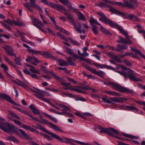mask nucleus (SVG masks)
I'll return each mask as SVG.
<instances>
[{
	"label": "nucleus",
	"mask_w": 145,
	"mask_h": 145,
	"mask_svg": "<svg viewBox=\"0 0 145 145\" xmlns=\"http://www.w3.org/2000/svg\"><path fill=\"white\" fill-rule=\"evenodd\" d=\"M105 92L107 94L112 96H120L121 95V94L117 93L116 92L113 91H105Z\"/></svg>",
	"instance_id": "27"
},
{
	"label": "nucleus",
	"mask_w": 145,
	"mask_h": 145,
	"mask_svg": "<svg viewBox=\"0 0 145 145\" xmlns=\"http://www.w3.org/2000/svg\"><path fill=\"white\" fill-rule=\"evenodd\" d=\"M78 88L84 90H88L90 89V87L88 86H78Z\"/></svg>",
	"instance_id": "56"
},
{
	"label": "nucleus",
	"mask_w": 145,
	"mask_h": 145,
	"mask_svg": "<svg viewBox=\"0 0 145 145\" xmlns=\"http://www.w3.org/2000/svg\"><path fill=\"white\" fill-rule=\"evenodd\" d=\"M23 5L31 12H33V10L31 8L32 7V6L31 5L30 3H24Z\"/></svg>",
	"instance_id": "31"
},
{
	"label": "nucleus",
	"mask_w": 145,
	"mask_h": 145,
	"mask_svg": "<svg viewBox=\"0 0 145 145\" xmlns=\"http://www.w3.org/2000/svg\"><path fill=\"white\" fill-rule=\"evenodd\" d=\"M0 128L5 132L9 134L11 132L15 133L16 134L19 135V131L22 135L24 139L26 140L30 139L31 138L23 130L18 129V127L14 125L8 123L0 122Z\"/></svg>",
	"instance_id": "2"
},
{
	"label": "nucleus",
	"mask_w": 145,
	"mask_h": 145,
	"mask_svg": "<svg viewBox=\"0 0 145 145\" xmlns=\"http://www.w3.org/2000/svg\"><path fill=\"white\" fill-rule=\"evenodd\" d=\"M64 47L67 50V53L70 54V55L73 56L76 59H78L79 56L77 55L74 54L72 50L71 49L69 48L66 46H64Z\"/></svg>",
	"instance_id": "16"
},
{
	"label": "nucleus",
	"mask_w": 145,
	"mask_h": 145,
	"mask_svg": "<svg viewBox=\"0 0 145 145\" xmlns=\"http://www.w3.org/2000/svg\"><path fill=\"white\" fill-rule=\"evenodd\" d=\"M1 24L5 28L7 29L9 31L11 30V28L8 25L6 24L3 22H1Z\"/></svg>",
	"instance_id": "48"
},
{
	"label": "nucleus",
	"mask_w": 145,
	"mask_h": 145,
	"mask_svg": "<svg viewBox=\"0 0 145 145\" xmlns=\"http://www.w3.org/2000/svg\"><path fill=\"white\" fill-rule=\"evenodd\" d=\"M52 137L60 142L65 143H69L71 145H74V142L75 140L74 139L69 138L65 137H63V138H62L55 133H54Z\"/></svg>",
	"instance_id": "8"
},
{
	"label": "nucleus",
	"mask_w": 145,
	"mask_h": 145,
	"mask_svg": "<svg viewBox=\"0 0 145 145\" xmlns=\"http://www.w3.org/2000/svg\"><path fill=\"white\" fill-rule=\"evenodd\" d=\"M126 109L128 110H135L137 112L139 111L137 107L133 106H127L125 107Z\"/></svg>",
	"instance_id": "30"
},
{
	"label": "nucleus",
	"mask_w": 145,
	"mask_h": 145,
	"mask_svg": "<svg viewBox=\"0 0 145 145\" xmlns=\"http://www.w3.org/2000/svg\"><path fill=\"white\" fill-rule=\"evenodd\" d=\"M57 61L59 63L58 65L61 66H66L68 64L65 61L61 59H58Z\"/></svg>",
	"instance_id": "25"
},
{
	"label": "nucleus",
	"mask_w": 145,
	"mask_h": 145,
	"mask_svg": "<svg viewBox=\"0 0 145 145\" xmlns=\"http://www.w3.org/2000/svg\"><path fill=\"white\" fill-rule=\"evenodd\" d=\"M40 118L44 123L49 125L52 129L60 132H63V130L60 127L54 124L51 122H49L47 120L43 119L42 116H40Z\"/></svg>",
	"instance_id": "7"
},
{
	"label": "nucleus",
	"mask_w": 145,
	"mask_h": 145,
	"mask_svg": "<svg viewBox=\"0 0 145 145\" xmlns=\"http://www.w3.org/2000/svg\"><path fill=\"white\" fill-rule=\"evenodd\" d=\"M68 39L74 45H76L79 46L80 45V44L77 41L71 38H69Z\"/></svg>",
	"instance_id": "42"
},
{
	"label": "nucleus",
	"mask_w": 145,
	"mask_h": 145,
	"mask_svg": "<svg viewBox=\"0 0 145 145\" xmlns=\"http://www.w3.org/2000/svg\"><path fill=\"white\" fill-rule=\"evenodd\" d=\"M66 59L69 65H75L74 62L72 61V57H69L68 58H66Z\"/></svg>",
	"instance_id": "43"
},
{
	"label": "nucleus",
	"mask_w": 145,
	"mask_h": 145,
	"mask_svg": "<svg viewBox=\"0 0 145 145\" xmlns=\"http://www.w3.org/2000/svg\"><path fill=\"white\" fill-rule=\"evenodd\" d=\"M4 58L5 61L7 63L14 67H15V65L13 64L12 62L8 58L6 57V56H4Z\"/></svg>",
	"instance_id": "45"
},
{
	"label": "nucleus",
	"mask_w": 145,
	"mask_h": 145,
	"mask_svg": "<svg viewBox=\"0 0 145 145\" xmlns=\"http://www.w3.org/2000/svg\"><path fill=\"white\" fill-rule=\"evenodd\" d=\"M13 108H14L17 110H18L20 111V112H21L22 113L24 114H25L26 113V111L22 110H21V109H20V108H19L18 107H17L16 106H13Z\"/></svg>",
	"instance_id": "50"
},
{
	"label": "nucleus",
	"mask_w": 145,
	"mask_h": 145,
	"mask_svg": "<svg viewBox=\"0 0 145 145\" xmlns=\"http://www.w3.org/2000/svg\"><path fill=\"white\" fill-rule=\"evenodd\" d=\"M25 61H26L29 62L35 66L37 65L36 63H39V61L37 59L34 57L29 56L26 58Z\"/></svg>",
	"instance_id": "12"
},
{
	"label": "nucleus",
	"mask_w": 145,
	"mask_h": 145,
	"mask_svg": "<svg viewBox=\"0 0 145 145\" xmlns=\"http://www.w3.org/2000/svg\"><path fill=\"white\" fill-rule=\"evenodd\" d=\"M97 14L101 17L99 18V20L105 24L109 25L110 26L116 28L120 31L127 38V39H125L123 38V44H131L132 42L129 38V35L128 33L123 29L117 23L114 22L112 21L106 17L105 14L102 12H98Z\"/></svg>",
	"instance_id": "1"
},
{
	"label": "nucleus",
	"mask_w": 145,
	"mask_h": 145,
	"mask_svg": "<svg viewBox=\"0 0 145 145\" xmlns=\"http://www.w3.org/2000/svg\"><path fill=\"white\" fill-rule=\"evenodd\" d=\"M15 57V58L14 59V61L16 63L19 65H22V64L20 63L21 59L20 58L16 57V56Z\"/></svg>",
	"instance_id": "44"
},
{
	"label": "nucleus",
	"mask_w": 145,
	"mask_h": 145,
	"mask_svg": "<svg viewBox=\"0 0 145 145\" xmlns=\"http://www.w3.org/2000/svg\"><path fill=\"white\" fill-rule=\"evenodd\" d=\"M4 21L10 25H14V20H11L10 19H8L7 20H4Z\"/></svg>",
	"instance_id": "41"
},
{
	"label": "nucleus",
	"mask_w": 145,
	"mask_h": 145,
	"mask_svg": "<svg viewBox=\"0 0 145 145\" xmlns=\"http://www.w3.org/2000/svg\"><path fill=\"white\" fill-rule=\"evenodd\" d=\"M107 7H108L109 8V11L113 13L116 14H117L118 10L115 8H114L112 6L109 5H107Z\"/></svg>",
	"instance_id": "33"
},
{
	"label": "nucleus",
	"mask_w": 145,
	"mask_h": 145,
	"mask_svg": "<svg viewBox=\"0 0 145 145\" xmlns=\"http://www.w3.org/2000/svg\"><path fill=\"white\" fill-rule=\"evenodd\" d=\"M105 75V72L102 71H101L100 72H98L97 75L101 78H103L104 75Z\"/></svg>",
	"instance_id": "52"
},
{
	"label": "nucleus",
	"mask_w": 145,
	"mask_h": 145,
	"mask_svg": "<svg viewBox=\"0 0 145 145\" xmlns=\"http://www.w3.org/2000/svg\"><path fill=\"white\" fill-rule=\"evenodd\" d=\"M58 105L61 108V111L65 115L68 113L67 112V111H71L70 108L66 106L61 104H59Z\"/></svg>",
	"instance_id": "14"
},
{
	"label": "nucleus",
	"mask_w": 145,
	"mask_h": 145,
	"mask_svg": "<svg viewBox=\"0 0 145 145\" xmlns=\"http://www.w3.org/2000/svg\"><path fill=\"white\" fill-rule=\"evenodd\" d=\"M62 3L66 5H69V6L71 4L68 0H59Z\"/></svg>",
	"instance_id": "51"
},
{
	"label": "nucleus",
	"mask_w": 145,
	"mask_h": 145,
	"mask_svg": "<svg viewBox=\"0 0 145 145\" xmlns=\"http://www.w3.org/2000/svg\"><path fill=\"white\" fill-rule=\"evenodd\" d=\"M93 64L95 66L98 68L102 69L106 68L113 71H115L116 69L114 68L113 67H112L109 66L106 64H101L99 63L95 62L93 63Z\"/></svg>",
	"instance_id": "10"
},
{
	"label": "nucleus",
	"mask_w": 145,
	"mask_h": 145,
	"mask_svg": "<svg viewBox=\"0 0 145 145\" xmlns=\"http://www.w3.org/2000/svg\"><path fill=\"white\" fill-rule=\"evenodd\" d=\"M117 47L119 49L123 50H126L128 48V47L126 45H122L121 44H117Z\"/></svg>",
	"instance_id": "38"
},
{
	"label": "nucleus",
	"mask_w": 145,
	"mask_h": 145,
	"mask_svg": "<svg viewBox=\"0 0 145 145\" xmlns=\"http://www.w3.org/2000/svg\"><path fill=\"white\" fill-rule=\"evenodd\" d=\"M135 102L138 104L140 105H143L144 106V107H142V108L145 111V102H142L141 101H136Z\"/></svg>",
	"instance_id": "58"
},
{
	"label": "nucleus",
	"mask_w": 145,
	"mask_h": 145,
	"mask_svg": "<svg viewBox=\"0 0 145 145\" xmlns=\"http://www.w3.org/2000/svg\"><path fill=\"white\" fill-rule=\"evenodd\" d=\"M74 114L75 115L79 116L83 119L85 118V117L84 116L83 113H81L79 112H76L74 113Z\"/></svg>",
	"instance_id": "53"
},
{
	"label": "nucleus",
	"mask_w": 145,
	"mask_h": 145,
	"mask_svg": "<svg viewBox=\"0 0 145 145\" xmlns=\"http://www.w3.org/2000/svg\"><path fill=\"white\" fill-rule=\"evenodd\" d=\"M18 85L21 86L23 87H25V86L26 85L25 84L21 81L19 79H18Z\"/></svg>",
	"instance_id": "62"
},
{
	"label": "nucleus",
	"mask_w": 145,
	"mask_h": 145,
	"mask_svg": "<svg viewBox=\"0 0 145 145\" xmlns=\"http://www.w3.org/2000/svg\"><path fill=\"white\" fill-rule=\"evenodd\" d=\"M88 46H86L84 47L82 49L83 51V53H81L79 50H78V54L80 56L82 57H86L88 56L89 55V54L87 53L86 52L88 50Z\"/></svg>",
	"instance_id": "15"
},
{
	"label": "nucleus",
	"mask_w": 145,
	"mask_h": 145,
	"mask_svg": "<svg viewBox=\"0 0 145 145\" xmlns=\"http://www.w3.org/2000/svg\"><path fill=\"white\" fill-rule=\"evenodd\" d=\"M102 100L107 103L109 104H112V101L110 99V98L109 99H108L106 98H102Z\"/></svg>",
	"instance_id": "49"
},
{
	"label": "nucleus",
	"mask_w": 145,
	"mask_h": 145,
	"mask_svg": "<svg viewBox=\"0 0 145 145\" xmlns=\"http://www.w3.org/2000/svg\"><path fill=\"white\" fill-rule=\"evenodd\" d=\"M29 70L34 73L40 74V72L39 70L35 69V67H31V68L29 69Z\"/></svg>",
	"instance_id": "39"
},
{
	"label": "nucleus",
	"mask_w": 145,
	"mask_h": 145,
	"mask_svg": "<svg viewBox=\"0 0 145 145\" xmlns=\"http://www.w3.org/2000/svg\"><path fill=\"white\" fill-rule=\"evenodd\" d=\"M92 30L93 33L95 35H97L99 34V31L97 27L95 25H93L92 27Z\"/></svg>",
	"instance_id": "35"
},
{
	"label": "nucleus",
	"mask_w": 145,
	"mask_h": 145,
	"mask_svg": "<svg viewBox=\"0 0 145 145\" xmlns=\"http://www.w3.org/2000/svg\"><path fill=\"white\" fill-rule=\"evenodd\" d=\"M30 3L32 5V6L35 9L38 10L41 12H43V10L38 5H37L35 3V0H30Z\"/></svg>",
	"instance_id": "17"
},
{
	"label": "nucleus",
	"mask_w": 145,
	"mask_h": 145,
	"mask_svg": "<svg viewBox=\"0 0 145 145\" xmlns=\"http://www.w3.org/2000/svg\"><path fill=\"white\" fill-rule=\"evenodd\" d=\"M38 129H39L43 131L44 132L50 135L52 137L54 133L53 132H50L48 131V130L46 129L45 127H44L43 126H42L41 125H39V127Z\"/></svg>",
	"instance_id": "23"
},
{
	"label": "nucleus",
	"mask_w": 145,
	"mask_h": 145,
	"mask_svg": "<svg viewBox=\"0 0 145 145\" xmlns=\"http://www.w3.org/2000/svg\"><path fill=\"white\" fill-rule=\"evenodd\" d=\"M64 14L66 16L72 25L74 26V28L76 30L77 32L81 33H85V30L83 29H81L82 25L80 23H78L77 25H76L75 22L74 21V17L70 13H69L67 10H66L65 12H64Z\"/></svg>",
	"instance_id": "5"
},
{
	"label": "nucleus",
	"mask_w": 145,
	"mask_h": 145,
	"mask_svg": "<svg viewBox=\"0 0 145 145\" xmlns=\"http://www.w3.org/2000/svg\"><path fill=\"white\" fill-rule=\"evenodd\" d=\"M103 83L105 85L109 86L121 93L126 92L131 93L132 92L131 90L127 88L124 87L120 84L116 83L110 81L104 82Z\"/></svg>",
	"instance_id": "6"
},
{
	"label": "nucleus",
	"mask_w": 145,
	"mask_h": 145,
	"mask_svg": "<svg viewBox=\"0 0 145 145\" xmlns=\"http://www.w3.org/2000/svg\"><path fill=\"white\" fill-rule=\"evenodd\" d=\"M61 85L65 87H70L71 86V83H67L65 81H62L61 82Z\"/></svg>",
	"instance_id": "47"
},
{
	"label": "nucleus",
	"mask_w": 145,
	"mask_h": 145,
	"mask_svg": "<svg viewBox=\"0 0 145 145\" xmlns=\"http://www.w3.org/2000/svg\"><path fill=\"white\" fill-rule=\"evenodd\" d=\"M93 24H97L99 25H101V24L97 22L96 19L93 18L91 16V25L93 26Z\"/></svg>",
	"instance_id": "40"
},
{
	"label": "nucleus",
	"mask_w": 145,
	"mask_h": 145,
	"mask_svg": "<svg viewBox=\"0 0 145 145\" xmlns=\"http://www.w3.org/2000/svg\"><path fill=\"white\" fill-rule=\"evenodd\" d=\"M77 16L79 20H81L83 21L86 20V18L80 12H78Z\"/></svg>",
	"instance_id": "28"
},
{
	"label": "nucleus",
	"mask_w": 145,
	"mask_h": 145,
	"mask_svg": "<svg viewBox=\"0 0 145 145\" xmlns=\"http://www.w3.org/2000/svg\"><path fill=\"white\" fill-rule=\"evenodd\" d=\"M100 25V29L101 31L103 33L107 35H112V34L111 32L108 31L107 29L103 27L101 24V25Z\"/></svg>",
	"instance_id": "19"
},
{
	"label": "nucleus",
	"mask_w": 145,
	"mask_h": 145,
	"mask_svg": "<svg viewBox=\"0 0 145 145\" xmlns=\"http://www.w3.org/2000/svg\"><path fill=\"white\" fill-rule=\"evenodd\" d=\"M3 48L9 56H16V54H14L13 52H12L10 51V50H8L6 48Z\"/></svg>",
	"instance_id": "36"
},
{
	"label": "nucleus",
	"mask_w": 145,
	"mask_h": 145,
	"mask_svg": "<svg viewBox=\"0 0 145 145\" xmlns=\"http://www.w3.org/2000/svg\"><path fill=\"white\" fill-rule=\"evenodd\" d=\"M124 62L128 66H130L132 65V63L127 60H124Z\"/></svg>",
	"instance_id": "64"
},
{
	"label": "nucleus",
	"mask_w": 145,
	"mask_h": 145,
	"mask_svg": "<svg viewBox=\"0 0 145 145\" xmlns=\"http://www.w3.org/2000/svg\"><path fill=\"white\" fill-rule=\"evenodd\" d=\"M1 67L3 69L5 73L8 76L11 77V75L8 72V67L5 64L3 63H2L1 64Z\"/></svg>",
	"instance_id": "22"
},
{
	"label": "nucleus",
	"mask_w": 145,
	"mask_h": 145,
	"mask_svg": "<svg viewBox=\"0 0 145 145\" xmlns=\"http://www.w3.org/2000/svg\"><path fill=\"white\" fill-rule=\"evenodd\" d=\"M14 25L20 27H24L26 25L25 22L21 21L19 18L17 19L16 21H14Z\"/></svg>",
	"instance_id": "21"
},
{
	"label": "nucleus",
	"mask_w": 145,
	"mask_h": 145,
	"mask_svg": "<svg viewBox=\"0 0 145 145\" xmlns=\"http://www.w3.org/2000/svg\"><path fill=\"white\" fill-rule=\"evenodd\" d=\"M129 1L130 3L127 1L125 2L127 7L130 9H135L138 6V2L137 0H129Z\"/></svg>",
	"instance_id": "9"
},
{
	"label": "nucleus",
	"mask_w": 145,
	"mask_h": 145,
	"mask_svg": "<svg viewBox=\"0 0 145 145\" xmlns=\"http://www.w3.org/2000/svg\"><path fill=\"white\" fill-rule=\"evenodd\" d=\"M115 4L117 5L121 6L123 7H127L126 4L124 3H123L121 2H115L113 3V5Z\"/></svg>",
	"instance_id": "37"
},
{
	"label": "nucleus",
	"mask_w": 145,
	"mask_h": 145,
	"mask_svg": "<svg viewBox=\"0 0 145 145\" xmlns=\"http://www.w3.org/2000/svg\"><path fill=\"white\" fill-rule=\"evenodd\" d=\"M5 100L13 105L17 106H20V105L14 102L13 100H12L11 97L8 95H7Z\"/></svg>",
	"instance_id": "26"
},
{
	"label": "nucleus",
	"mask_w": 145,
	"mask_h": 145,
	"mask_svg": "<svg viewBox=\"0 0 145 145\" xmlns=\"http://www.w3.org/2000/svg\"><path fill=\"white\" fill-rule=\"evenodd\" d=\"M110 99L112 101V104L114 102L120 103L126 101L127 99L124 97H110Z\"/></svg>",
	"instance_id": "11"
},
{
	"label": "nucleus",
	"mask_w": 145,
	"mask_h": 145,
	"mask_svg": "<svg viewBox=\"0 0 145 145\" xmlns=\"http://www.w3.org/2000/svg\"><path fill=\"white\" fill-rule=\"evenodd\" d=\"M7 95L5 94L2 93H0V98L5 100Z\"/></svg>",
	"instance_id": "59"
},
{
	"label": "nucleus",
	"mask_w": 145,
	"mask_h": 145,
	"mask_svg": "<svg viewBox=\"0 0 145 145\" xmlns=\"http://www.w3.org/2000/svg\"><path fill=\"white\" fill-rule=\"evenodd\" d=\"M41 55L45 57L48 58H52V59H54L55 58V57L51 53L48 52H42Z\"/></svg>",
	"instance_id": "20"
},
{
	"label": "nucleus",
	"mask_w": 145,
	"mask_h": 145,
	"mask_svg": "<svg viewBox=\"0 0 145 145\" xmlns=\"http://www.w3.org/2000/svg\"><path fill=\"white\" fill-rule=\"evenodd\" d=\"M80 61H86L88 63H90V61H89L88 59H86L84 58H83V57H79L78 59Z\"/></svg>",
	"instance_id": "61"
},
{
	"label": "nucleus",
	"mask_w": 145,
	"mask_h": 145,
	"mask_svg": "<svg viewBox=\"0 0 145 145\" xmlns=\"http://www.w3.org/2000/svg\"><path fill=\"white\" fill-rule=\"evenodd\" d=\"M74 142H76L78 144H80V145H88V144H87L84 142L76 140H75L74 141Z\"/></svg>",
	"instance_id": "63"
},
{
	"label": "nucleus",
	"mask_w": 145,
	"mask_h": 145,
	"mask_svg": "<svg viewBox=\"0 0 145 145\" xmlns=\"http://www.w3.org/2000/svg\"><path fill=\"white\" fill-rule=\"evenodd\" d=\"M34 25L36 27H37L39 29H40L43 33H44L45 34L46 33H47L46 31L43 28H42L41 27H40L37 24H34Z\"/></svg>",
	"instance_id": "55"
},
{
	"label": "nucleus",
	"mask_w": 145,
	"mask_h": 145,
	"mask_svg": "<svg viewBox=\"0 0 145 145\" xmlns=\"http://www.w3.org/2000/svg\"><path fill=\"white\" fill-rule=\"evenodd\" d=\"M7 140L10 141H12L14 142L19 143L18 140L14 137L11 136H8L7 138Z\"/></svg>",
	"instance_id": "29"
},
{
	"label": "nucleus",
	"mask_w": 145,
	"mask_h": 145,
	"mask_svg": "<svg viewBox=\"0 0 145 145\" xmlns=\"http://www.w3.org/2000/svg\"><path fill=\"white\" fill-rule=\"evenodd\" d=\"M52 75L57 80H61V78L57 76L54 72H52Z\"/></svg>",
	"instance_id": "54"
},
{
	"label": "nucleus",
	"mask_w": 145,
	"mask_h": 145,
	"mask_svg": "<svg viewBox=\"0 0 145 145\" xmlns=\"http://www.w3.org/2000/svg\"><path fill=\"white\" fill-rule=\"evenodd\" d=\"M57 35L61 39H63L66 41H68V40L63 35L60 33H59L57 32Z\"/></svg>",
	"instance_id": "57"
},
{
	"label": "nucleus",
	"mask_w": 145,
	"mask_h": 145,
	"mask_svg": "<svg viewBox=\"0 0 145 145\" xmlns=\"http://www.w3.org/2000/svg\"><path fill=\"white\" fill-rule=\"evenodd\" d=\"M118 66V68H121L122 69L125 71H117V72L119 73L120 75L124 76L126 80H127L126 78L129 77L130 80L134 81L137 82L140 81V79L137 78H136L135 75L133 74L134 72L130 68H127L125 66L122 65H119Z\"/></svg>",
	"instance_id": "3"
},
{
	"label": "nucleus",
	"mask_w": 145,
	"mask_h": 145,
	"mask_svg": "<svg viewBox=\"0 0 145 145\" xmlns=\"http://www.w3.org/2000/svg\"><path fill=\"white\" fill-rule=\"evenodd\" d=\"M96 128L97 129L100 130V133H103L107 134L108 135L111 137H115L117 139L121 140L123 141H125V138L120 137L114 135V134L118 135L119 136H120L121 135L116 129H114L112 127L105 128L102 127L100 125H98Z\"/></svg>",
	"instance_id": "4"
},
{
	"label": "nucleus",
	"mask_w": 145,
	"mask_h": 145,
	"mask_svg": "<svg viewBox=\"0 0 145 145\" xmlns=\"http://www.w3.org/2000/svg\"><path fill=\"white\" fill-rule=\"evenodd\" d=\"M122 135L125 137L132 139H138L139 137L135 136H133L131 134H127L124 133H122Z\"/></svg>",
	"instance_id": "32"
},
{
	"label": "nucleus",
	"mask_w": 145,
	"mask_h": 145,
	"mask_svg": "<svg viewBox=\"0 0 145 145\" xmlns=\"http://www.w3.org/2000/svg\"><path fill=\"white\" fill-rule=\"evenodd\" d=\"M51 7L56 10L62 12L63 11L65 12L67 10L61 5L57 4H54L53 3Z\"/></svg>",
	"instance_id": "13"
},
{
	"label": "nucleus",
	"mask_w": 145,
	"mask_h": 145,
	"mask_svg": "<svg viewBox=\"0 0 145 145\" xmlns=\"http://www.w3.org/2000/svg\"><path fill=\"white\" fill-rule=\"evenodd\" d=\"M41 2L44 4L51 7L53 3L52 2L48 3L46 0H41Z\"/></svg>",
	"instance_id": "46"
},
{
	"label": "nucleus",
	"mask_w": 145,
	"mask_h": 145,
	"mask_svg": "<svg viewBox=\"0 0 145 145\" xmlns=\"http://www.w3.org/2000/svg\"><path fill=\"white\" fill-rule=\"evenodd\" d=\"M111 58L119 63H121L123 62L117 56L114 54L113 55Z\"/></svg>",
	"instance_id": "34"
},
{
	"label": "nucleus",
	"mask_w": 145,
	"mask_h": 145,
	"mask_svg": "<svg viewBox=\"0 0 145 145\" xmlns=\"http://www.w3.org/2000/svg\"><path fill=\"white\" fill-rule=\"evenodd\" d=\"M29 108L32 110L34 114L36 115H39L40 114L39 110L37 109L33 104H31L29 106Z\"/></svg>",
	"instance_id": "18"
},
{
	"label": "nucleus",
	"mask_w": 145,
	"mask_h": 145,
	"mask_svg": "<svg viewBox=\"0 0 145 145\" xmlns=\"http://www.w3.org/2000/svg\"><path fill=\"white\" fill-rule=\"evenodd\" d=\"M126 17L127 19H131L135 18V16L134 14H129L127 15Z\"/></svg>",
	"instance_id": "60"
},
{
	"label": "nucleus",
	"mask_w": 145,
	"mask_h": 145,
	"mask_svg": "<svg viewBox=\"0 0 145 145\" xmlns=\"http://www.w3.org/2000/svg\"><path fill=\"white\" fill-rule=\"evenodd\" d=\"M130 48L133 52H134L136 54L139 55L143 58L145 59V56L144 54H142L140 51L132 47H131Z\"/></svg>",
	"instance_id": "24"
}]
</instances>
